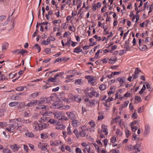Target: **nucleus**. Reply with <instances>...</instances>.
<instances>
[{
	"label": "nucleus",
	"instance_id": "5701e85b",
	"mask_svg": "<svg viewBox=\"0 0 153 153\" xmlns=\"http://www.w3.org/2000/svg\"><path fill=\"white\" fill-rule=\"evenodd\" d=\"M126 150L128 151H131L134 150L135 151L134 146L132 145H129L127 146Z\"/></svg>",
	"mask_w": 153,
	"mask_h": 153
},
{
	"label": "nucleus",
	"instance_id": "dca6fc26",
	"mask_svg": "<svg viewBox=\"0 0 153 153\" xmlns=\"http://www.w3.org/2000/svg\"><path fill=\"white\" fill-rule=\"evenodd\" d=\"M140 70L138 68H136L134 71V74L132 75L133 79H136L137 78L139 72Z\"/></svg>",
	"mask_w": 153,
	"mask_h": 153
},
{
	"label": "nucleus",
	"instance_id": "72a5a7b5",
	"mask_svg": "<svg viewBox=\"0 0 153 153\" xmlns=\"http://www.w3.org/2000/svg\"><path fill=\"white\" fill-rule=\"evenodd\" d=\"M126 133V137L127 138H128V137L131 134V132L129 130L127 129H126L125 130Z\"/></svg>",
	"mask_w": 153,
	"mask_h": 153
},
{
	"label": "nucleus",
	"instance_id": "09e8293b",
	"mask_svg": "<svg viewBox=\"0 0 153 153\" xmlns=\"http://www.w3.org/2000/svg\"><path fill=\"white\" fill-rule=\"evenodd\" d=\"M47 120V118L46 117H43L41 118L39 120L40 123H42L45 121Z\"/></svg>",
	"mask_w": 153,
	"mask_h": 153
},
{
	"label": "nucleus",
	"instance_id": "a18cd8bd",
	"mask_svg": "<svg viewBox=\"0 0 153 153\" xmlns=\"http://www.w3.org/2000/svg\"><path fill=\"white\" fill-rule=\"evenodd\" d=\"M67 133L69 135H71L72 134V130L71 129V127H70V125L67 128Z\"/></svg>",
	"mask_w": 153,
	"mask_h": 153
},
{
	"label": "nucleus",
	"instance_id": "423d86ee",
	"mask_svg": "<svg viewBox=\"0 0 153 153\" xmlns=\"http://www.w3.org/2000/svg\"><path fill=\"white\" fill-rule=\"evenodd\" d=\"M87 93V95L90 98H91L93 96L96 97H99L100 96V94L96 91H94L93 89L89 93Z\"/></svg>",
	"mask_w": 153,
	"mask_h": 153
},
{
	"label": "nucleus",
	"instance_id": "a878e982",
	"mask_svg": "<svg viewBox=\"0 0 153 153\" xmlns=\"http://www.w3.org/2000/svg\"><path fill=\"white\" fill-rule=\"evenodd\" d=\"M65 128L66 126H65L63 125L62 124H61L56 126V127L55 128L57 129L63 130L65 129Z\"/></svg>",
	"mask_w": 153,
	"mask_h": 153
},
{
	"label": "nucleus",
	"instance_id": "7ed1b4c3",
	"mask_svg": "<svg viewBox=\"0 0 153 153\" xmlns=\"http://www.w3.org/2000/svg\"><path fill=\"white\" fill-rule=\"evenodd\" d=\"M151 131L150 126L149 124H146L145 126V130L143 135L145 137H148L150 134Z\"/></svg>",
	"mask_w": 153,
	"mask_h": 153
},
{
	"label": "nucleus",
	"instance_id": "bf43d9fd",
	"mask_svg": "<svg viewBox=\"0 0 153 153\" xmlns=\"http://www.w3.org/2000/svg\"><path fill=\"white\" fill-rule=\"evenodd\" d=\"M45 52L47 54H48L51 53V50L50 48H47L45 50Z\"/></svg>",
	"mask_w": 153,
	"mask_h": 153
},
{
	"label": "nucleus",
	"instance_id": "8fccbe9b",
	"mask_svg": "<svg viewBox=\"0 0 153 153\" xmlns=\"http://www.w3.org/2000/svg\"><path fill=\"white\" fill-rule=\"evenodd\" d=\"M47 40L49 43L51 41H54L55 40V38L53 36H51L47 39Z\"/></svg>",
	"mask_w": 153,
	"mask_h": 153
},
{
	"label": "nucleus",
	"instance_id": "f257e3e1",
	"mask_svg": "<svg viewBox=\"0 0 153 153\" xmlns=\"http://www.w3.org/2000/svg\"><path fill=\"white\" fill-rule=\"evenodd\" d=\"M47 126L46 124L45 123L39 124L37 122H35L33 125V128L36 131L44 129L46 128Z\"/></svg>",
	"mask_w": 153,
	"mask_h": 153
},
{
	"label": "nucleus",
	"instance_id": "473e14b6",
	"mask_svg": "<svg viewBox=\"0 0 153 153\" xmlns=\"http://www.w3.org/2000/svg\"><path fill=\"white\" fill-rule=\"evenodd\" d=\"M48 134L47 133H42L40 135L41 138L42 139H44L48 137Z\"/></svg>",
	"mask_w": 153,
	"mask_h": 153
},
{
	"label": "nucleus",
	"instance_id": "338daca9",
	"mask_svg": "<svg viewBox=\"0 0 153 153\" xmlns=\"http://www.w3.org/2000/svg\"><path fill=\"white\" fill-rule=\"evenodd\" d=\"M110 153H119V151L118 150L112 149L110 151Z\"/></svg>",
	"mask_w": 153,
	"mask_h": 153
},
{
	"label": "nucleus",
	"instance_id": "20e7f679",
	"mask_svg": "<svg viewBox=\"0 0 153 153\" xmlns=\"http://www.w3.org/2000/svg\"><path fill=\"white\" fill-rule=\"evenodd\" d=\"M109 51V49L103 50V49H100L98 50L97 52L96 53L95 55V57L96 59H98L100 57L99 56V53H102L103 55H105V53L108 52Z\"/></svg>",
	"mask_w": 153,
	"mask_h": 153
},
{
	"label": "nucleus",
	"instance_id": "1a4fd4ad",
	"mask_svg": "<svg viewBox=\"0 0 153 153\" xmlns=\"http://www.w3.org/2000/svg\"><path fill=\"white\" fill-rule=\"evenodd\" d=\"M67 94H65L63 92H61L60 93L59 95L60 98L62 101L65 102H68V99L66 98Z\"/></svg>",
	"mask_w": 153,
	"mask_h": 153
},
{
	"label": "nucleus",
	"instance_id": "cd10ccee",
	"mask_svg": "<svg viewBox=\"0 0 153 153\" xmlns=\"http://www.w3.org/2000/svg\"><path fill=\"white\" fill-rule=\"evenodd\" d=\"M10 147L12 149H14L16 150H18L20 148L18 145L16 144L10 145Z\"/></svg>",
	"mask_w": 153,
	"mask_h": 153
},
{
	"label": "nucleus",
	"instance_id": "3c124183",
	"mask_svg": "<svg viewBox=\"0 0 153 153\" xmlns=\"http://www.w3.org/2000/svg\"><path fill=\"white\" fill-rule=\"evenodd\" d=\"M68 29L70 30V31H72V32H74L75 31L76 29L73 26H71L70 25L68 27Z\"/></svg>",
	"mask_w": 153,
	"mask_h": 153
},
{
	"label": "nucleus",
	"instance_id": "4c0bfd02",
	"mask_svg": "<svg viewBox=\"0 0 153 153\" xmlns=\"http://www.w3.org/2000/svg\"><path fill=\"white\" fill-rule=\"evenodd\" d=\"M25 135L27 137L30 138L33 137H34L33 134L32 132H28L27 133H26L25 134Z\"/></svg>",
	"mask_w": 153,
	"mask_h": 153
},
{
	"label": "nucleus",
	"instance_id": "9b49d317",
	"mask_svg": "<svg viewBox=\"0 0 153 153\" xmlns=\"http://www.w3.org/2000/svg\"><path fill=\"white\" fill-rule=\"evenodd\" d=\"M101 127L102 130L99 131H98L99 133L101 134L102 132V131L105 135H107L108 134V132L107 128V126L104 124H102V125Z\"/></svg>",
	"mask_w": 153,
	"mask_h": 153
},
{
	"label": "nucleus",
	"instance_id": "4be33fe9",
	"mask_svg": "<svg viewBox=\"0 0 153 153\" xmlns=\"http://www.w3.org/2000/svg\"><path fill=\"white\" fill-rule=\"evenodd\" d=\"M82 51V50L79 47H77L74 48L73 52L75 53H79Z\"/></svg>",
	"mask_w": 153,
	"mask_h": 153
},
{
	"label": "nucleus",
	"instance_id": "6e6552de",
	"mask_svg": "<svg viewBox=\"0 0 153 153\" xmlns=\"http://www.w3.org/2000/svg\"><path fill=\"white\" fill-rule=\"evenodd\" d=\"M63 113L62 111H58L55 112L53 113L54 115L55 118L58 119L59 120H61V119L62 117Z\"/></svg>",
	"mask_w": 153,
	"mask_h": 153
},
{
	"label": "nucleus",
	"instance_id": "393cba45",
	"mask_svg": "<svg viewBox=\"0 0 153 153\" xmlns=\"http://www.w3.org/2000/svg\"><path fill=\"white\" fill-rule=\"evenodd\" d=\"M75 83L77 85H82L83 84V80L82 79H76L75 80Z\"/></svg>",
	"mask_w": 153,
	"mask_h": 153
},
{
	"label": "nucleus",
	"instance_id": "5fc2aeb1",
	"mask_svg": "<svg viewBox=\"0 0 153 153\" xmlns=\"http://www.w3.org/2000/svg\"><path fill=\"white\" fill-rule=\"evenodd\" d=\"M30 121L28 120H25L22 118V123H23L28 124L30 123Z\"/></svg>",
	"mask_w": 153,
	"mask_h": 153
},
{
	"label": "nucleus",
	"instance_id": "412c9836",
	"mask_svg": "<svg viewBox=\"0 0 153 153\" xmlns=\"http://www.w3.org/2000/svg\"><path fill=\"white\" fill-rule=\"evenodd\" d=\"M116 134L117 136L119 137H120L123 135L122 131L119 128L117 129L116 131Z\"/></svg>",
	"mask_w": 153,
	"mask_h": 153
},
{
	"label": "nucleus",
	"instance_id": "0eeeda50",
	"mask_svg": "<svg viewBox=\"0 0 153 153\" xmlns=\"http://www.w3.org/2000/svg\"><path fill=\"white\" fill-rule=\"evenodd\" d=\"M61 143V141L59 140H56L54 141L51 140L50 142V144L52 146H57Z\"/></svg>",
	"mask_w": 153,
	"mask_h": 153
},
{
	"label": "nucleus",
	"instance_id": "7c9ffc66",
	"mask_svg": "<svg viewBox=\"0 0 153 153\" xmlns=\"http://www.w3.org/2000/svg\"><path fill=\"white\" fill-rule=\"evenodd\" d=\"M74 100L78 102H80L81 101V98L78 95H75L74 97Z\"/></svg>",
	"mask_w": 153,
	"mask_h": 153
},
{
	"label": "nucleus",
	"instance_id": "c9c22d12",
	"mask_svg": "<svg viewBox=\"0 0 153 153\" xmlns=\"http://www.w3.org/2000/svg\"><path fill=\"white\" fill-rule=\"evenodd\" d=\"M19 104V103L17 102H13L10 103L9 104V105L10 107L15 106Z\"/></svg>",
	"mask_w": 153,
	"mask_h": 153
},
{
	"label": "nucleus",
	"instance_id": "6e6d98bb",
	"mask_svg": "<svg viewBox=\"0 0 153 153\" xmlns=\"http://www.w3.org/2000/svg\"><path fill=\"white\" fill-rule=\"evenodd\" d=\"M35 47L36 49L38 50V52L39 53L41 49L40 46L38 44H36L35 45Z\"/></svg>",
	"mask_w": 153,
	"mask_h": 153
},
{
	"label": "nucleus",
	"instance_id": "f704fd0d",
	"mask_svg": "<svg viewBox=\"0 0 153 153\" xmlns=\"http://www.w3.org/2000/svg\"><path fill=\"white\" fill-rule=\"evenodd\" d=\"M148 21L147 20L144 21L143 23H140V26L141 27H143L145 26H146L147 25Z\"/></svg>",
	"mask_w": 153,
	"mask_h": 153
},
{
	"label": "nucleus",
	"instance_id": "de8ad7c7",
	"mask_svg": "<svg viewBox=\"0 0 153 153\" xmlns=\"http://www.w3.org/2000/svg\"><path fill=\"white\" fill-rule=\"evenodd\" d=\"M116 61L115 59L113 58H111L109 59L108 63L110 64H114V63Z\"/></svg>",
	"mask_w": 153,
	"mask_h": 153
},
{
	"label": "nucleus",
	"instance_id": "4d7b16f0",
	"mask_svg": "<svg viewBox=\"0 0 153 153\" xmlns=\"http://www.w3.org/2000/svg\"><path fill=\"white\" fill-rule=\"evenodd\" d=\"M146 88V86L145 85H144L142 87V88L141 89V90L139 91V93L140 94H142L144 91L145 90Z\"/></svg>",
	"mask_w": 153,
	"mask_h": 153
},
{
	"label": "nucleus",
	"instance_id": "052dcab7",
	"mask_svg": "<svg viewBox=\"0 0 153 153\" xmlns=\"http://www.w3.org/2000/svg\"><path fill=\"white\" fill-rule=\"evenodd\" d=\"M93 37L95 38L96 39L97 41H100L101 39V38L100 37L98 36L97 35H94L93 36Z\"/></svg>",
	"mask_w": 153,
	"mask_h": 153
},
{
	"label": "nucleus",
	"instance_id": "2eb2a0df",
	"mask_svg": "<svg viewBox=\"0 0 153 153\" xmlns=\"http://www.w3.org/2000/svg\"><path fill=\"white\" fill-rule=\"evenodd\" d=\"M101 6V4L100 2L97 3L96 4L93 3L92 4V7L93 10L95 11L97 8H99Z\"/></svg>",
	"mask_w": 153,
	"mask_h": 153
},
{
	"label": "nucleus",
	"instance_id": "0e129e2a",
	"mask_svg": "<svg viewBox=\"0 0 153 153\" xmlns=\"http://www.w3.org/2000/svg\"><path fill=\"white\" fill-rule=\"evenodd\" d=\"M103 104L104 105V106H105L106 107H110V103L106 102V101H105V102H103Z\"/></svg>",
	"mask_w": 153,
	"mask_h": 153
},
{
	"label": "nucleus",
	"instance_id": "79ce46f5",
	"mask_svg": "<svg viewBox=\"0 0 153 153\" xmlns=\"http://www.w3.org/2000/svg\"><path fill=\"white\" fill-rule=\"evenodd\" d=\"M50 135L53 138H55L57 137V134L56 133L51 132L50 134Z\"/></svg>",
	"mask_w": 153,
	"mask_h": 153
},
{
	"label": "nucleus",
	"instance_id": "774afa93",
	"mask_svg": "<svg viewBox=\"0 0 153 153\" xmlns=\"http://www.w3.org/2000/svg\"><path fill=\"white\" fill-rule=\"evenodd\" d=\"M76 153H82V150L79 148L77 147L75 149Z\"/></svg>",
	"mask_w": 153,
	"mask_h": 153
},
{
	"label": "nucleus",
	"instance_id": "13d9d810",
	"mask_svg": "<svg viewBox=\"0 0 153 153\" xmlns=\"http://www.w3.org/2000/svg\"><path fill=\"white\" fill-rule=\"evenodd\" d=\"M109 60V58L106 57L102 60V61L103 64H106Z\"/></svg>",
	"mask_w": 153,
	"mask_h": 153
},
{
	"label": "nucleus",
	"instance_id": "aec40b11",
	"mask_svg": "<svg viewBox=\"0 0 153 153\" xmlns=\"http://www.w3.org/2000/svg\"><path fill=\"white\" fill-rule=\"evenodd\" d=\"M37 106L36 108L38 109H46L47 108H48L49 107L48 105H40Z\"/></svg>",
	"mask_w": 153,
	"mask_h": 153
},
{
	"label": "nucleus",
	"instance_id": "f03ea898",
	"mask_svg": "<svg viewBox=\"0 0 153 153\" xmlns=\"http://www.w3.org/2000/svg\"><path fill=\"white\" fill-rule=\"evenodd\" d=\"M17 126H18V124L16 123L10 124L8 127L6 128L5 130L10 133H13L15 131L16 128Z\"/></svg>",
	"mask_w": 153,
	"mask_h": 153
},
{
	"label": "nucleus",
	"instance_id": "39448f33",
	"mask_svg": "<svg viewBox=\"0 0 153 153\" xmlns=\"http://www.w3.org/2000/svg\"><path fill=\"white\" fill-rule=\"evenodd\" d=\"M51 98L48 97L47 98H43L39 100V105L45 104V103H48L51 100Z\"/></svg>",
	"mask_w": 153,
	"mask_h": 153
},
{
	"label": "nucleus",
	"instance_id": "58836bf2",
	"mask_svg": "<svg viewBox=\"0 0 153 153\" xmlns=\"http://www.w3.org/2000/svg\"><path fill=\"white\" fill-rule=\"evenodd\" d=\"M70 108V106L68 105H62L61 107V110H68Z\"/></svg>",
	"mask_w": 153,
	"mask_h": 153
},
{
	"label": "nucleus",
	"instance_id": "37998d69",
	"mask_svg": "<svg viewBox=\"0 0 153 153\" xmlns=\"http://www.w3.org/2000/svg\"><path fill=\"white\" fill-rule=\"evenodd\" d=\"M52 114V112L51 111H47L43 113L42 115L43 116H50Z\"/></svg>",
	"mask_w": 153,
	"mask_h": 153
},
{
	"label": "nucleus",
	"instance_id": "f8f14e48",
	"mask_svg": "<svg viewBox=\"0 0 153 153\" xmlns=\"http://www.w3.org/2000/svg\"><path fill=\"white\" fill-rule=\"evenodd\" d=\"M117 80L119 82L120 86H123V84L126 83V78L124 77H119Z\"/></svg>",
	"mask_w": 153,
	"mask_h": 153
},
{
	"label": "nucleus",
	"instance_id": "ea45409f",
	"mask_svg": "<svg viewBox=\"0 0 153 153\" xmlns=\"http://www.w3.org/2000/svg\"><path fill=\"white\" fill-rule=\"evenodd\" d=\"M106 85L104 84H101L99 86V88L100 90L103 91L106 89Z\"/></svg>",
	"mask_w": 153,
	"mask_h": 153
},
{
	"label": "nucleus",
	"instance_id": "f3484780",
	"mask_svg": "<svg viewBox=\"0 0 153 153\" xmlns=\"http://www.w3.org/2000/svg\"><path fill=\"white\" fill-rule=\"evenodd\" d=\"M38 146L39 148H40L43 150H45L46 149L47 145L44 143H39L38 144Z\"/></svg>",
	"mask_w": 153,
	"mask_h": 153
},
{
	"label": "nucleus",
	"instance_id": "680f3d73",
	"mask_svg": "<svg viewBox=\"0 0 153 153\" xmlns=\"http://www.w3.org/2000/svg\"><path fill=\"white\" fill-rule=\"evenodd\" d=\"M73 132L74 133V134H75V135H76V137H79V133L78 131V130L77 129H76V128L74 130V131H73Z\"/></svg>",
	"mask_w": 153,
	"mask_h": 153
},
{
	"label": "nucleus",
	"instance_id": "4468645a",
	"mask_svg": "<svg viewBox=\"0 0 153 153\" xmlns=\"http://www.w3.org/2000/svg\"><path fill=\"white\" fill-rule=\"evenodd\" d=\"M68 41L65 44L66 45H70L71 44V45L73 47H74L76 46V44H77V42H74L72 41L71 40V38L68 39Z\"/></svg>",
	"mask_w": 153,
	"mask_h": 153
},
{
	"label": "nucleus",
	"instance_id": "2f4dec72",
	"mask_svg": "<svg viewBox=\"0 0 153 153\" xmlns=\"http://www.w3.org/2000/svg\"><path fill=\"white\" fill-rule=\"evenodd\" d=\"M139 49L142 51H144L146 50L147 48V47L144 45H140L139 47Z\"/></svg>",
	"mask_w": 153,
	"mask_h": 153
},
{
	"label": "nucleus",
	"instance_id": "a19ab883",
	"mask_svg": "<svg viewBox=\"0 0 153 153\" xmlns=\"http://www.w3.org/2000/svg\"><path fill=\"white\" fill-rule=\"evenodd\" d=\"M95 82V79L94 77H92L91 78L88 80V82L93 85Z\"/></svg>",
	"mask_w": 153,
	"mask_h": 153
},
{
	"label": "nucleus",
	"instance_id": "bb28decb",
	"mask_svg": "<svg viewBox=\"0 0 153 153\" xmlns=\"http://www.w3.org/2000/svg\"><path fill=\"white\" fill-rule=\"evenodd\" d=\"M8 46V44L7 43L5 42L2 44L1 47L3 50H6Z\"/></svg>",
	"mask_w": 153,
	"mask_h": 153
},
{
	"label": "nucleus",
	"instance_id": "a211bd4d",
	"mask_svg": "<svg viewBox=\"0 0 153 153\" xmlns=\"http://www.w3.org/2000/svg\"><path fill=\"white\" fill-rule=\"evenodd\" d=\"M80 124V122L77 120H75L72 121V125L74 127H76Z\"/></svg>",
	"mask_w": 153,
	"mask_h": 153
},
{
	"label": "nucleus",
	"instance_id": "6ab92c4d",
	"mask_svg": "<svg viewBox=\"0 0 153 153\" xmlns=\"http://www.w3.org/2000/svg\"><path fill=\"white\" fill-rule=\"evenodd\" d=\"M141 144V143L140 142H137L136 145L134 146L136 153L140 152L139 148L140 147Z\"/></svg>",
	"mask_w": 153,
	"mask_h": 153
},
{
	"label": "nucleus",
	"instance_id": "49530a36",
	"mask_svg": "<svg viewBox=\"0 0 153 153\" xmlns=\"http://www.w3.org/2000/svg\"><path fill=\"white\" fill-rule=\"evenodd\" d=\"M93 89V88H90L88 87L87 88L85 89V90L84 91L85 94L87 95V93H89V91H91V90Z\"/></svg>",
	"mask_w": 153,
	"mask_h": 153
},
{
	"label": "nucleus",
	"instance_id": "69168bd1",
	"mask_svg": "<svg viewBox=\"0 0 153 153\" xmlns=\"http://www.w3.org/2000/svg\"><path fill=\"white\" fill-rule=\"evenodd\" d=\"M24 88L23 87H19L16 88V90L18 91H22L24 90Z\"/></svg>",
	"mask_w": 153,
	"mask_h": 153
},
{
	"label": "nucleus",
	"instance_id": "c85d7f7f",
	"mask_svg": "<svg viewBox=\"0 0 153 153\" xmlns=\"http://www.w3.org/2000/svg\"><path fill=\"white\" fill-rule=\"evenodd\" d=\"M132 140L133 141H140L142 140V139L140 138L139 137H137L136 135L134 134L133 135L132 137Z\"/></svg>",
	"mask_w": 153,
	"mask_h": 153
},
{
	"label": "nucleus",
	"instance_id": "e433bc0d",
	"mask_svg": "<svg viewBox=\"0 0 153 153\" xmlns=\"http://www.w3.org/2000/svg\"><path fill=\"white\" fill-rule=\"evenodd\" d=\"M117 137L114 135L111 139V141L112 143H114L117 140Z\"/></svg>",
	"mask_w": 153,
	"mask_h": 153
},
{
	"label": "nucleus",
	"instance_id": "603ef678",
	"mask_svg": "<svg viewBox=\"0 0 153 153\" xmlns=\"http://www.w3.org/2000/svg\"><path fill=\"white\" fill-rule=\"evenodd\" d=\"M85 134V132L84 131H80L79 133V135H80V136L82 137H84Z\"/></svg>",
	"mask_w": 153,
	"mask_h": 153
},
{
	"label": "nucleus",
	"instance_id": "9d476101",
	"mask_svg": "<svg viewBox=\"0 0 153 153\" xmlns=\"http://www.w3.org/2000/svg\"><path fill=\"white\" fill-rule=\"evenodd\" d=\"M66 114L69 118L71 120L74 119L75 118V112L74 111L67 112Z\"/></svg>",
	"mask_w": 153,
	"mask_h": 153
},
{
	"label": "nucleus",
	"instance_id": "b1692460",
	"mask_svg": "<svg viewBox=\"0 0 153 153\" xmlns=\"http://www.w3.org/2000/svg\"><path fill=\"white\" fill-rule=\"evenodd\" d=\"M129 102V101H125L123 104L120 105V109L121 108V109L122 110L123 108L127 107Z\"/></svg>",
	"mask_w": 153,
	"mask_h": 153
},
{
	"label": "nucleus",
	"instance_id": "ddd939ff",
	"mask_svg": "<svg viewBox=\"0 0 153 153\" xmlns=\"http://www.w3.org/2000/svg\"><path fill=\"white\" fill-rule=\"evenodd\" d=\"M62 105H60L59 103L57 102H54L51 106L50 107V108H53V109H60L61 110V107Z\"/></svg>",
	"mask_w": 153,
	"mask_h": 153
},
{
	"label": "nucleus",
	"instance_id": "c03bdc74",
	"mask_svg": "<svg viewBox=\"0 0 153 153\" xmlns=\"http://www.w3.org/2000/svg\"><path fill=\"white\" fill-rule=\"evenodd\" d=\"M64 74L63 73H60V74H57L55 75L54 77H53L55 81H56V80L59 79V76H60L62 74Z\"/></svg>",
	"mask_w": 153,
	"mask_h": 153
},
{
	"label": "nucleus",
	"instance_id": "e2e57ef3",
	"mask_svg": "<svg viewBox=\"0 0 153 153\" xmlns=\"http://www.w3.org/2000/svg\"><path fill=\"white\" fill-rule=\"evenodd\" d=\"M16 73L14 74H12V73H10L9 75V78L11 79H13L16 76Z\"/></svg>",
	"mask_w": 153,
	"mask_h": 153
},
{
	"label": "nucleus",
	"instance_id": "c756f323",
	"mask_svg": "<svg viewBox=\"0 0 153 153\" xmlns=\"http://www.w3.org/2000/svg\"><path fill=\"white\" fill-rule=\"evenodd\" d=\"M0 80L3 81L7 80L8 79L7 76H6L4 74L2 75H1V76H0Z\"/></svg>",
	"mask_w": 153,
	"mask_h": 153
},
{
	"label": "nucleus",
	"instance_id": "864d4df0",
	"mask_svg": "<svg viewBox=\"0 0 153 153\" xmlns=\"http://www.w3.org/2000/svg\"><path fill=\"white\" fill-rule=\"evenodd\" d=\"M3 153H11V151L9 149L5 148L3 150Z\"/></svg>",
	"mask_w": 153,
	"mask_h": 153
}]
</instances>
